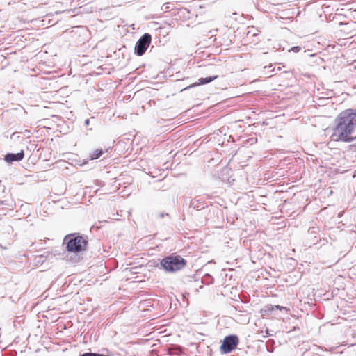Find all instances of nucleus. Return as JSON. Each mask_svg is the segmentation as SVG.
Instances as JSON below:
<instances>
[{
    "label": "nucleus",
    "mask_w": 356,
    "mask_h": 356,
    "mask_svg": "<svg viewBox=\"0 0 356 356\" xmlns=\"http://www.w3.org/2000/svg\"><path fill=\"white\" fill-rule=\"evenodd\" d=\"M331 138L334 141L350 143L355 140L356 109H346L337 116Z\"/></svg>",
    "instance_id": "1"
},
{
    "label": "nucleus",
    "mask_w": 356,
    "mask_h": 356,
    "mask_svg": "<svg viewBox=\"0 0 356 356\" xmlns=\"http://www.w3.org/2000/svg\"><path fill=\"white\" fill-rule=\"evenodd\" d=\"M87 244V238L79 233L66 235L63 241V245L69 252H79L86 248Z\"/></svg>",
    "instance_id": "2"
},
{
    "label": "nucleus",
    "mask_w": 356,
    "mask_h": 356,
    "mask_svg": "<svg viewBox=\"0 0 356 356\" xmlns=\"http://www.w3.org/2000/svg\"><path fill=\"white\" fill-rule=\"evenodd\" d=\"M160 264L166 272L174 273L184 268L186 260L179 255H170L163 258Z\"/></svg>",
    "instance_id": "3"
},
{
    "label": "nucleus",
    "mask_w": 356,
    "mask_h": 356,
    "mask_svg": "<svg viewBox=\"0 0 356 356\" xmlns=\"http://www.w3.org/2000/svg\"><path fill=\"white\" fill-rule=\"evenodd\" d=\"M239 342L238 337L236 335L232 334L226 336L220 346V351L223 354H227L234 350Z\"/></svg>",
    "instance_id": "4"
},
{
    "label": "nucleus",
    "mask_w": 356,
    "mask_h": 356,
    "mask_svg": "<svg viewBox=\"0 0 356 356\" xmlns=\"http://www.w3.org/2000/svg\"><path fill=\"white\" fill-rule=\"evenodd\" d=\"M151 40L152 36L149 33L143 34L136 43L135 54L139 56H143L149 46Z\"/></svg>",
    "instance_id": "5"
},
{
    "label": "nucleus",
    "mask_w": 356,
    "mask_h": 356,
    "mask_svg": "<svg viewBox=\"0 0 356 356\" xmlns=\"http://www.w3.org/2000/svg\"><path fill=\"white\" fill-rule=\"evenodd\" d=\"M24 156V153L23 150H21L19 152L14 154V153H8L5 156L4 160L7 163H13L15 161H20L23 159Z\"/></svg>",
    "instance_id": "6"
},
{
    "label": "nucleus",
    "mask_w": 356,
    "mask_h": 356,
    "mask_svg": "<svg viewBox=\"0 0 356 356\" xmlns=\"http://www.w3.org/2000/svg\"><path fill=\"white\" fill-rule=\"evenodd\" d=\"M218 77V76L216 75V76H209V77H205V78H200L198 79L197 82H195V83L191 84V86L185 88L184 90H187L191 88L200 86V85L207 84V83L216 80Z\"/></svg>",
    "instance_id": "7"
},
{
    "label": "nucleus",
    "mask_w": 356,
    "mask_h": 356,
    "mask_svg": "<svg viewBox=\"0 0 356 356\" xmlns=\"http://www.w3.org/2000/svg\"><path fill=\"white\" fill-rule=\"evenodd\" d=\"M275 310V307L273 305H266L261 310L262 316H268L272 314Z\"/></svg>",
    "instance_id": "8"
},
{
    "label": "nucleus",
    "mask_w": 356,
    "mask_h": 356,
    "mask_svg": "<svg viewBox=\"0 0 356 356\" xmlns=\"http://www.w3.org/2000/svg\"><path fill=\"white\" fill-rule=\"evenodd\" d=\"M191 206L197 210H200L204 208V203H200L199 200H192L191 202Z\"/></svg>",
    "instance_id": "9"
},
{
    "label": "nucleus",
    "mask_w": 356,
    "mask_h": 356,
    "mask_svg": "<svg viewBox=\"0 0 356 356\" xmlns=\"http://www.w3.org/2000/svg\"><path fill=\"white\" fill-rule=\"evenodd\" d=\"M103 154L102 149H96L90 156L91 159H97L99 158Z\"/></svg>",
    "instance_id": "10"
},
{
    "label": "nucleus",
    "mask_w": 356,
    "mask_h": 356,
    "mask_svg": "<svg viewBox=\"0 0 356 356\" xmlns=\"http://www.w3.org/2000/svg\"><path fill=\"white\" fill-rule=\"evenodd\" d=\"M79 356H111V355H104L100 354V353L87 352V353L81 354Z\"/></svg>",
    "instance_id": "11"
},
{
    "label": "nucleus",
    "mask_w": 356,
    "mask_h": 356,
    "mask_svg": "<svg viewBox=\"0 0 356 356\" xmlns=\"http://www.w3.org/2000/svg\"><path fill=\"white\" fill-rule=\"evenodd\" d=\"M300 49H301V48L299 46H295L291 48V51H293V52H296V53L299 52L300 51Z\"/></svg>",
    "instance_id": "12"
},
{
    "label": "nucleus",
    "mask_w": 356,
    "mask_h": 356,
    "mask_svg": "<svg viewBox=\"0 0 356 356\" xmlns=\"http://www.w3.org/2000/svg\"><path fill=\"white\" fill-rule=\"evenodd\" d=\"M275 307V309H278V310H287L286 307H282V306H280V305H274Z\"/></svg>",
    "instance_id": "13"
},
{
    "label": "nucleus",
    "mask_w": 356,
    "mask_h": 356,
    "mask_svg": "<svg viewBox=\"0 0 356 356\" xmlns=\"http://www.w3.org/2000/svg\"><path fill=\"white\" fill-rule=\"evenodd\" d=\"M90 124V120L89 119H86L85 121H84V124L86 126H88Z\"/></svg>",
    "instance_id": "14"
},
{
    "label": "nucleus",
    "mask_w": 356,
    "mask_h": 356,
    "mask_svg": "<svg viewBox=\"0 0 356 356\" xmlns=\"http://www.w3.org/2000/svg\"><path fill=\"white\" fill-rule=\"evenodd\" d=\"M266 335L264 336V337H266L267 336H272V334L269 333V330L268 329L266 330Z\"/></svg>",
    "instance_id": "15"
}]
</instances>
